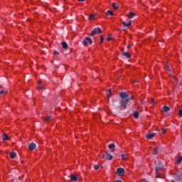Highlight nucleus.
I'll return each mask as SVG.
<instances>
[{
	"label": "nucleus",
	"mask_w": 182,
	"mask_h": 182,
	"mask_svg": "<svg viewBox=\"0 0 182 182\" xmlns=\"http://www.w3.org/2000/svg\"><path fill=\"white\" fill-rule=\"evenodd\" d=\"M92 43H93V41L89 37H86L82 41L83 46H89V45H92Z\"/></svg>",
	"instance_id": "obj_1"
},
{
	"label": "nucleus",
	"mask_w": 182,
	"mask_h": 182,
	"mask_svg": "<svg viewBox=\"0 0 182 182\" xmlns=\"http://www.w3.org/2000/svg\"><path fill=\"white\" fill-rule=\"evenodd\" d=\"M99 33H102V29L100 28H95L90 34V36H95V35H99Z\"/></svg>",
	"instance_id": "obj_2"
},
{
	"label": "nucleus",
	"mask_w": 182,
	"mask_h": 182,
	"mask_svg": "<svg viewBox=\"0 0 182 182\" xmlns=\"http://www.w3.org/2000/svg\"><path fill=\"white\" fill-rule=\"evenodd\" d=\"M126 173V171H124V168H117V174L119 176V177H123Z\"/></svg>",
	"instance_id": "obj_3"
},
{
	"label": "nucleus",
	"mask_w": 182,
	"mask_h": 182,
	"mask_svg": "<svg viewBox=\"0 0 182 182\" xmlns=\"http://www.w3.org/2000/svg\"><path fill=\"white\" fill-rule=\"evenodd\" d=\"M127 103H129V99H122L120 102L121 107L126 109Z\"/></svg>",
	"instance_id": "obj_4"
},
{
	"label": "nucleus",
	"mask_w": 182,
	"mask_h": 182,
	"mask_svg": "<svg viewBox=\"0 0 182 182\" xmlns=\"http://www.w3.org/2000/svg\"><path fill=\"white\" fill-rule=\"evenodd\" d=\"M102 159H104L105 160H112L113 156L110 154H107L106 155L103 154Z\"/></svg>",
	"instance_id": "obj_5"
},
{
	"label": "nucleus",
	"mask_w": 182,
	"mask_h": 182,
	"mask_svg": "<svg viewBox=\"0 0 182 182\" xmlns=\"http://www.w3.org/2000/svg\"><path fill=\"white\" fill-rule=\"evenodd\" d=\"M122 55H123V56L127 58V59H130V58H132V55L129 52H123Z\"/></svg>",
	"instance_id": "obj_6"
},
{
	"label": "nucleus",
	"mask_w": 182,
	"mask_h": 182,
	"mask_svg": "<svg viewBox=\"0 0 182 182\" xmlns=\"http://www.w3.org/2000/svg\"><path fill=\"white\" fill-rule=\"evenodd\" d=\"M28 149L30 150H35V149H36V144H35V143H31L28 145Z\"/></svg>",
	"instance_id": "obj_7"
},
{
	"label": "nucleus",
	"mask_w": 182,
	"mask_h": 182,
	"mask_svg": "<svg viewBox=\"0 0 182 182\" xmlns=\"http://www.w3.org/2000/svg\"><path fill=\"white\" fill-rule=\"evenodd\" d=\"M120 97H122V99H127L126 97H129V95H127V93L126 92H121L119 94Z\"/></svg>",
	"instance_id": "obj_8"
},
{
	"label": "nucleus",
	"mask_w": 182,
	"mask_h": 182,
	"mask_svg": "<svg viewBox=\"0 0 182 182\" xmlns=\"http://www.w3.org/2000/svg\"><path fill=\"white\" fill-rule=\"evenodd\" d=\"M114 144H110L108 145V149H109V150L113 152L114 151Z\"/></svg>",
	"instance_id": "obj_9"
},
{
	"label": "nucleus",
	"mask_w": 182,
	"mask_h": 182,
	"mask_svg": "<svg viewBox=\"0 0 182 182\" xmlns=\"http://www.w3.org/2000/svg\"><path fill=\"white\" fill-rule=\"evenodd\" d=\"M136 16V14H134V12L131 11L129 12V14L127 15V17L129 18L130 19L134 18V16Z\"/></svg>",
	"instance_id": "obj_10"
},
{
	"label": "nucleus",
	"mask_w": 182,
	"mask_h": 182,
	"mask_svg": "<svg viewBox=\"0 0 182 182\" xmlns=\"http://www.w3.org/2000/svg\"><path fill=\"white\" fill-rule=\"evenodd\" d=\"M156 136V133H151L146 135V139H149V140L153 139Z\"/></svg>",
	"instance_id": "obj_11"
},
{
	"label": "nucleus",
	"mask_w": 182,
	"mask_h": 182,
	"mask_svg": "<svg viewBox=\"0 0 182 182\" xmlns=\"http://www.w3.org/2000/svg\"><path fill=\"white\" fill-rule=\"evenodd\" d=\"M122 24L124 25V26H132V21L129 20L127 23H126V21H124Z\"/></svg>",
	"instance_id": "obj_12"
},
{
	"label": "nucleus",
	"mask_w": 182,
	"mask_h": 182,
	"mask_svg": "<svg viewBox=\"0 0 182 182\" xmlns=\"http://www.w3.org/2000/svg\"><path fill=\"white\" fill-rule=\"evenodd\" d=\"M70 180L73 181H77V177L75 175L72 174L70 176Z\"/></svg>",
	"instance_id": "obj_13"
},
{
	"label": "nucleus",
	"mask_w": 182,
	"mask_h": 182,
	"mask_svg": "<svg viewBox=\"0 0 182 182\" xmlns=\"http://www.w3.org/2000/svg\"><path fill=\"white\" fill-rule=\"evenodd\" d=\"M8 91L2 90L1 91H0V97H2V96H5V95H6Z\"/></svg>",
	"instance_id": "obj_14"
},
{
	"label": "nucleus",
	"mask_w": 182,
	"mask_h": 182,
	"mask_svg": "<svg viewBox=\"0 0 182 182\" xmlns=\"http://www.w3.org/2000/svg\"><path fill=\"white\" fill-rule=\"evenodd\" d=\"M61 45L63 46V49H68V43H66V42L65 41L62 42Z\"/></svg>",
	"instance_id": "obj_15"
},
{
	"label": "nucleus",
	"mask_w": 182,
	"mask_h": 182,
	"mask_svg": "<svg viewBox=\"0 0 182 182\" xmlns=\"http://www.w3.org/2000/svg\"><path fill=\"white\" fill-rule=\"evenodd\" d=\"M2 140L4 141L9 140V138L8 137V135H6V134H3Z\"/></svg>",
	"instance_id": "obj_16"
},
{
	"label": "nucleus",
	"mask_w": 182,
	"mask_h": 182,
	"mask_svg": "<svg viewBox=\"0 0 182 182\" xmlns=\"http://www.w3.org/2000/svg\"><path fill=\"white\" fill-rule=\"evenodd\" d=\"M164 70L166 72H170V67L168 66V64H167V63L165 64Z\"/></svg>",
	"instance_id": "obj_17"
},
{
	"label": "nucleus",
	"mask_w": 182,
	"mask_h": 182,
	"mask_svg": "<svg viewBox=\"0 0 182 182\" xmlns=\"http://www.w3.org/2000/svg\"><path fill=\"white\" fill-rule=\"evenodd\" d=\"M106 95L107 97H110L112 96V90H107Z\"/></svg>",
	"instance_id": "obj_18"
},
{
	"label": "nucleus",
	"mask_w": 182,
	"mask_h": 182,
	"mask_svg": "<svg viewBox=\"0 0 182 182\" xmlns=\"http://www.w3.org/2000/svg\"><path fill=\"white\" fill-rule=\"evenodd\" d=\"M10 157H11V159H15V157H16V153L11 152L10 153Z\"/></svg>",
	"instance_id": "obj_19"
},
{
	"label": "nucleus",
	"mask_w": 182,
	"mask_h": 182,
	"mask_svg": "<svg viewBox=\"0 0 182 182\" xmlns=\"http://www.w3.org/2000/svg\"><path fill=\"white\" fill-rule=\"evenodd\" d=\"M133 116L135 119H139V112L137 111L134 112Z\"/></svg>",
	"instance_id": "obj_20"
},
{
	"label": "nucleus",
	"mask_w": 182,
	"mask_h": 182,
	"mask_svg": "<svg viewBox=\"0 0 182 182\" xmlns=\"http://www.w3.org/2000/svg\"><path fill=\"white\" fill-rule=\"evenodd\" d=\"M164 112H170V108L167 106H164Z\"/></svg>",
	"instance_id": "obj_21"
},
{
	"label": "nucleus",
	"mask_w": 182,
	"mask_h": 182,
	"mask_svg": "<svg viewBox=\"0 0 182 182\" xmlns=\"http://www.w3.org/2000/svg\"><path fill=\"white\" fill-rule=\"evenodd\" d=\"M181 161H182V156H179L176 161V164H180V163H181Z\"/></svg>",
	"instance_id": "obj_22"
},
{
	"label": "nucleus",
	"mask_w": 182,
	"mask_h": 182,
	"mask_svg": "<svg viewBox=\"0 0 182 182\" xmlns=\"http://www.w3.org/2000/svg\"><path fill=\"white\" fill-rule=\"evenodd\" d=\"M106 15H110L111 16H113V11L108 10L106 13Z\"/></svg>",
	"instance_id": "obj_23"
},
{
	"label": "nucleus",
	"mask_w": 182,
	"mask_h": 182,
	"mask_svg": "<svg viewBox=\"0 0 182 182\" xmlns=\"http://www.w3.org/2000/svg\"><path fill=\"white\" fill-rule=\"evenodd\" d=\"M112 7L114 8V9H119V6H117L116 3L112 4Z\"/></svg>",
	"instance_id": "obj_24"
},
{
	"label": "nucleus",
	"mask_w": 182,
	"mask_h": 182,
	"mask_svg": "<svg viewBox=\"0 0 182 182\" xmlns=\"http://www.w3.org/2000/svg\"><path fill=\"white\" fill-rule=\"evenodd\" d=\"M95 16V14H91V15L89 16V21H93Z\"/></svg>",
	"instance_id": "obj_25"
},
{
	"label": "nucleus",
	"mask_w": 182,
	"mask_h": 182,
	"mask_svg": "<svg viewBox=\"0 0 182 182\" xmlns=\"http://www.w3.org/2000/svg\"><path fill=\"white\" fill-rule=\"evenodd\" d=\"M149 103L151 105H153V106L155 105L156 102L154 101V99H151V101H149Z\"/></svg>",
	"instance_id": "obj_26"
},
{
	"label": "nucleus",
	"mask_w": 182,
	"mask_h": 182,
	"mask_svg": "<svg viewBox=\"0 0 182 182\" xmlns=\"http://www.w3.org/2000/svg\"><path fill=\"white\" fill-rule=\"evenodd\" d=\"M121 157H122V160H127V157H126V155H124V154H122L121 155Z\"/></svg>",
	"instance_id": "obj_27"
},
{
	"label": "nucleus",
	"mask_w": 182,
	"mask_h": 182,
	"mask_svg": "<svg viewBox=\"0 0 182 182\" xmlns=\"http://www.w3.org/2000/svg\"><path fill=\"white\" fill-rule=\"evenodd\" d=\"M94 168L95 170H99V165H95Z\"/></svg>",
	"instance_id": "obj_28"
},
{
	"label": "nucleus",
	"mask_w": 182,
	"mask_h": 182,
	"mask_svg": "<svg viewBox=\"0 0 182 182\" xmlns=\"http://www.w3.org/2000/svg\"><path fill=\"white\" fill-rule=\"evenodd\" d=\"M178 114L182 117V109H179Z\"/></svg>",
	"instance_id": "obj_29"
},
{
	"label": "nucleus",
	"mask_w": 182,
	"mask_h": 182,
	"mask_svg": "<svg viewBox=\"0 0 182 182\" xmlns=\"http://www.w3.org/2000/svg\"><path fill=\"white\" fill-rule=\"evenodd\" d=\"M100 43H103V37H100Z\"/></svg>",
	"instance_id": "obj_30"
},
{
	"label": "nucleus",
	"mask_w": 182,
	"mask_h": 182,
	"mask_svg": "<svg viewBox=\"0 0 182 182\" xmlns=\"http://www.w3.org/2000/svg\"><path fill=\"white\" fill-rule=\"evenodd\" d=\"M42 89H43V87H38V90H42Z\"/></svg>",
	"instance_id": "obj_31"
},
{
	"label": "nucleus",
	"mask_w": 182,
	"mask_h": 182,
	"mask_svg": "<svg viewBox=\"0 0 182 182\" xmlns=\"http://www.w3.org/2000/svg\"><path fill=\"white\" fill-rule=\"evenodd\" d=\"M156 171H159V170H161V168H159V167H156Z\"/></svg>",
	"instance_id": "obj_32"
},
{
	"label": "nucleus",
	"mask_w": 182,
	"mask_h": 182,
	"mask_svg": "<svg viewBox=\"0 0 182 182\" xmlns=\"http://www.w3.org/2000/svg\"><path fill=\"white\" fill-rule=\"evenodd\" d=\"M130 48H132V45L129 44V45L127 46V48L129 49Z\"/></svg>",
	"instance_id": "obj_33"
},
{
	"label": "nucleus",
	"mask_w": 182,
	"mask_h": 182,
	"mask_svg": "<svg viewBox=\"0 0 182 182\" xmlns=\"http://www.w3.org/2000/svg\"><path fill=\"white\" fill-rule=\"evenodd\" d=\"M79 1L80 2H85V0H77Z\"/></svg>",
	"instance_id": "obj_34"
},
{
	"label": "nucleus",
	"mask_w": 182,
	"mask_h": 182,
	"mask_svg": "<svg viewBox=\"0 0 182 182\" xmlns=\"http://www.w3.org/2000/svg\"><path fill=\"white\" fill-rule=\"evenodd\" d=\"M38 83L39 85H41V83H42V81L39 80V81L38 82Z\"/></svg>",
	"instance_id": "obj_35"
},
{
	"label": "nucleus",
	"mask_w": 182,
	"mask_h": 182,
	"mask_svg": "<svg viewBox=\"0 0 182 182\" xmlns=\"http://www.w3.org/2000/svg\"><path fill=\"white\" fill-rule=\"evenodd\" d=\"M50 119V117H48L47 118H46V120H49Z\"/></svg>",
	"instance_id": "obj_36"
},
{
	"label": "nucleus",
	"mask_w": 182,
	"mask_h": 182,
	"mask_svg": "<svg viewBox=\"0 0 182 182\" xmlns=\"http://www.w3.org/2000/svg\"><path fill=\"white\" fill-rule=\"evenodd\" d=\"M115 182H122L121 180H117Z\"/></svg>",
	"instance_id": "obj_37"
},
{
	"label": "nucleus",
	"mask_w": 182,
	"mask_h": 182,
	"mask_svg": "<svg viewBox=\"0 0 182 182\" xmlns=\"http://www.w3.org/2000/svg\"><path fill=\"white\" fill-rule=\"evenodd\" d=\"M107 40L108 41H112V38H108Z\"/></svg>",
	"instance_id": "obj_38"
},
{
	"label": "nucleus",
	"mask_w": 182,
	"mask_h": 182,
	"mask_svg": "<svg viewBox=\"0 0 182 182\" xmlns=\"http://www.w3.org/2000/svg\"><path fill=\"white\" fill-rule=\"evenodd\" d=\"M56 54H58V52L55 51L54 55H56Z\"/></svg>",
	"instance_id": "obj_39"
},
{
	"label": "nucleus",
	"mask_w": 182,
	"mask_h": 182,
	"mask_svg": "<svg viewBox=\"0 0 182 182\" xmlns=\"http://www.w3.org/2000/svg\"><path fill=\"white\" fill-rule=\"evenodd\" d=\"M131 100H133V96L131 97Z\"/></svg>",
	"instance_id": "obj_40"
},
{
	"label": "nucleus",
	"mask_w": 182,
	"mask_h": 182,
	"mask_svg": "<svg viewBox=\"0 0 182 182\" xmlns=\"http://www.w3.org/2000/svg\"><path fill=\"white\" fill-rule=\"evenodd\" d=\"M164 133H166V131H164Z\"/></svg>",
	"instance_id": "obj_41"
}]
</instances>
